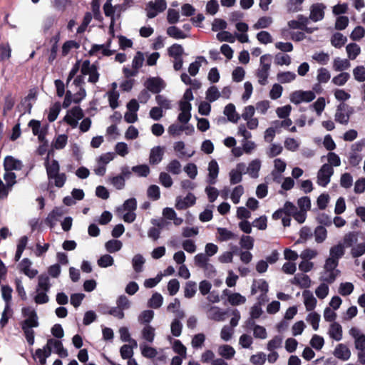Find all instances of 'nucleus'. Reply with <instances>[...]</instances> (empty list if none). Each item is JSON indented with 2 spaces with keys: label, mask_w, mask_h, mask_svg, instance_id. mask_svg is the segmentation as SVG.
I'll list each match as a JSON object with an SVG mask.
<instances>
[{
  "label": "nucleus",
  "mask_w": 365,
  "mask_h": 365,
  "mask_svg": "<svg viewBox=\"0 0 365 365\" xmlns=\"http://www.w3.org/2000/svg\"><path fill=\"white\" fill-rule=\"evenodd\" d=\"M80 68V63L76 62L69 72L67 81V92L63 102V106L68 107L71 102L73 101L76 103H79L86 96V92L84 88L85 80L82 74L77 76L73 81L72 78L76 75Z\"/></svg>",
  "instance_id": "f257e3e1"
},
{
  "label": "nucleus",
  "mask_w": 365,
  "mask_h": 365,
  "mask_svg": "<svg viewBox=\"0 0 365 365\" xmlns=\"http://www.w3.org/2000/svg\"><path fill=\"white\" fill-rule=\"evenodd\" d=\"M50 279L48 275L41 274L38 277V284L36 288L34 302L38 304H46L49 301L47 294L51 288Z\"/></svg>",
  "instance_id": "f03ea898"
},
{
  "label": "nucleus",
  "mask_w": 365,
  "mask_h": 365,
  "mask_svg": "<svg viewBox=\"0 0 365 365\" xmlns=\"http://www.w3.org/2000/svg\"><path fill=\"white\" fill-rule=\"evenodd\" d=\"M338 262L332 259H326L323 267V270L320 273L319 280L328 284H332L340 274V271L336 268Z\"/></svg>",
  "instance_id": "7ed1b4c3"
},
{
  "label": "nucleus",
  "mask_w": 365,
  "mask_h": 365,
  "mask_svg": "<svg viewBox=\"0 0 365 365\" xmlns=\"http://www.w3.org/2000/svg\"><path fill=\"white\" fill-rule=\"evenodd\" d=\"M272 58L270 54H264L260 57L259 67L256 71V76L258 83L262 86H265L268 83Z\"/></svg>",
  "instance_id": "20e7f679"
},
{
  "label": "nucleus",
  "mask_w": 365,
  "mask_h": 365,
  "mask_svg": "<svg viewBox=\"0 0 365 365\" xmlns=\"http://www.w3.org/2000/svg\"><path fill=\"white\" fill-rule=\"evenodd\" d=\"M81 73L83 78L88 77V82L95 84L98 81L100 74L96 65L91 64L88 60L83 61L81 66Z\"/></svg>",
  "instance_id": "39448f33"
},
{
  "label": "nucleus",
  "mask_w": 365,
  "mask_h": 365,
  "mask_svg": "<svg viewBox=\"0 0 365 365\" xmlns=\"http://www.w3.org/2000/svg\"><path fill=\"white\" fill-rule=\"evenodd\" d=\"M269 291L268 283L262 279L254 280L252 284L251 293L256 294L260 293L257 300L260 302H266L268 301L267 294Z\"/></svg>",
  "instance_id": "423d86ee"
},
{
  "label": "nucleus",
  "mask_w": 365,
  "mask_h": 365,
  "mask_svg": "<svg viewBox=\"0 0 365 365\" xmlns=\"http://www.w3.org/2000/svg\"><path fill=\"white\" fill-rule=\"evenodd\" d=\"M316 97V95L312 91H296L290 94V101L294 104H299L302 103H309L312 101Z\"/></svg>",
  "instance_id": "0eeeda50"
},
{
  "label": "nucleus",
  "mask_w": 365,
  "mask_h": 365,
  "mask_svg": "<svg viewBox=\"0 0 365 365\" xmlns=\"http://www.w3.org/2000/svg\"><path fill=\"white\" fill-rule=\"evenodd\" d=\"M111 42L112 40L109 39L105 44L92 45L89 51V54L91 56H97L98 58L112 56L115 51L110 49Z\"/></svg>",
  "instance_id": "6e6552de"
},
{
  "label": "nucleus",
  "mask_w": 365,
  "mask_h": 365,
  "mask_svg": "<svg viewBox=\"0 0 365 365\" xmlns=\"http://www.w3.org/2000/svg\"><path fill=\"white\" fill-rule=\"evenodd\" d=\"M22 315L25 319L21 322V327L34 328L38 326V316L34 308L31 307L22 308Z\"/></svg>",
  "instance_id": "1a4fd4ad"
},
{
  "label": "nucleus",
  "mask_w": 365,
  "mask_h": 365,
  "mask_svg": "<svg viewBox=\"0 0 365 365\" xmlns=\"http://www.w3.org/2000/svg\"><path fill=\"white\" fill-rule=\"evenodd\" d=\"M83 117L82 109L76 106L68 110L66 115L63 118V121L68 124L71 128L77 127L78 121Z\"/></svg>",
  "instance_id": "9d476101"
},
{
  "label": "nucleus",
  "mask_w": 365,
  "mask_h": 365,
  "mask_svg": "<svg viewBox=\"0 0 365 365\" xmlns=\"http://www.w3.org/2000/svg\"><path fill=\"white\" fill-rule=\"evenodd\" d=\"M333 173V168L328 164H324L317 173L318 185L322 187H326L329 183L331 176Z\"/></svg>",
  "instance_id": "9b49d317"
},
{
  "label": "nucleus",
  "mask_w": 365,
  "mask_h": 365,
  "mask_svg": "<svg viewBox=\"0 0 365 365\" xmlns=\"http://www.w3.org/2000/svg\"><path fill=\"white\" fill-rule=\"evenodd\" d=\"M167 8V2L165 0H155L150 1L146 8L147 16L148 18H154L159 13L163 12Z\"/></svg>",
  "instance_id": "f8f14e48"
},
{
  "label": "nucleus",
  "mask_w": 365,
  "mask_h": 365,
  "mask_svg": "<svg viewBox=\"0 0 365 365\" xmlns=\"http://www.w3.org/2000/svg\"><path fill=\"white\" fill-rule=\"evenodd\" d=\"M351 114V108L346 104L341 103L336 108L334 115L335 120L341 124L346 125L349 123Z\"/></svg>",
  "instance_id": "ddd939ff"
},
{
  "label": "nucleus",
  "mask_w": 365,
  "mask_h": 365,
  "mask_svg": "<svg viewBox=\"0 0 365 365\" xmlns=\"http://www.w3.org/2000/svg\"><path fill=\"white\" fill-rule=\"evenodd\" d=\"M145 88L153 93L158 94L165 87V83L158 77H151L145 82Z\"/></svg>",
  "instance_id": "4468645a"
},
{
  "label": "nucleus",
  "mask_w": 365,
  "mask_h": 365,
  "mask_svg": "<svg viewBox=\"0 0 365 365\" xmlns=\"http://www.w3.org/2000/svg\"><path fill=\"white\" fill-rule=\"evenodd\" d=\"M31 128L34 135L38 137L39 141L43 142L45 140L47 127L43 126L39 120H31L28 124Z\"/></svg>",
  "instance_id": "2eb2a0df"
},
{
  "label": "nucleus",
  "mask_w": 365,
  "mask_h": 365,
  "mask_svg": "<svg viewBox=\"0 0 365 365\" xmlns=\"http://www.w3.org/2000/svg\"><path fill=\"white\" fill-rule=\"evenodd\" d=\"M292 284L296 285L301 289H308L312 285V279L304 273H297L290 279Z\"/></svg>",
  "instance_id": "dca6fc26"
},
{
  "label": "nucleus",
  "mask_w": 365,
  "mask_h": 365,
  "mask_svg": "<svg viewBox=\"0 0 365 365\" xmlns=\"http://www.w3.org/2000/svg\"><path fill=\"white\" fill-rule=\"evenodd\" d=\"M350 336L354 339V346L356 350L365 347V334L357 327H352L349 330Z\"/></svg>",
  "instance_id": "f3484780"
},
{
  "label": "nucleus",
  "mask_w": 365,
  "mask_h": 365,
  "mask_svg": "<svg viewBox=\"0 0 365 365\" xmlns=\"http://www.w3.org/2000/svg\"><path fill=\"white\" fill-rule=\"evenodd\" d=\"M326 8V6L322 3L314 4L310 8L309 18L315 22L322 20L324 17Z\"/></svg>",
  "instance_id": "a211bd4d"
},
{
  "label": "nucleus",
  "mask_w": 365,
  "mask_h": 365,
  "mask_svg": "<svg viewBox=\"0 0 365 365\" xmlns=\"http://www.w3.org/2000/svg\"><path fill=\"white\" fill-rule=\"evenodd\" d=\"M196 201V198L192 193H188L186 197H178L175 202V207L179 210H185L192 206Z\"/></svg>",
  "instance_id": "6ab92c4d"
},
{
  "label": "nucleus",
  "mask_w": 365,
  "mask_h": 365,
  "mask_svg": "<svg viewBox=\"0 0 365 365\" xmlns=\"http://www.w3.org/2000/svg\"><path fill=\"white\" fill-rule=\"evenodd\" d=\"M242 173H245V164L243 163H238L235 169L230 172V182L231 184H237L242 181Z\"/></svg>",
  "instance_id": "aec40b11"
},
{
  "label": "nucleus",
  "mask_w": 365,
  "mask_h": 365,
  "mask_svg": "<svg viewBox=\"0 0 365 365\" xmlns=\"http://www.w3.org/2000/svg\"><path fill=\"white\" fill-rule=\"evenodd\" d=\"M207 317L208 319L217 321L222 322L226 318L227 312L218 307L212 306L207 310Z\"/></svg>",
  "instance_id": "412c9836"
},
{
  "label": "nucleus",
  "mask_w": 365,
  "mask_h": 365,
  "mask_svg": "<svg viewBox=\"0 0 365 365\" xmlns=\"http://www.w3.org/2000/svg\"><path fill=\"white\" fill-rule=\"evenodd\" d=\"M219 170L220 168L217 162L215 160H212L209 163L207 167L208 175L207 177V182L209 184L213 185L216 183Z\"/></svg>",
  "instance_id": "4be33fe9"
},
{
  "label": "nucleus",
  "mask_w": 365,
  "mask_h": 365,
  "mask_svg": "<svg viewBox=\"0 0 365 365\" xmlns=\"http://www.w3.org/2000/svg\"><path fill=\"white\" fill-rule=\"evenodd\" d=\"M180 113L178 115V119L180 123H187L191 118V103H180Z\"/></svg>",
  "instance_id": "5701e85b"
},
{
  "label": "nucleus",
  "mask_w": 365,
  "mask_h": 365,
  "mask_svg": "<svg viewBox=\"0 0 365 365\" xmlns=\"http://www.w3.org/2000/svg\"><path fill=\"white\" fill-rule=\"evenodd\" d=\"M64 210L61 207H56L51 212L46 219V223L51 227L53 228L60 220V218L64 215Z\"/></svg>",
  "instance_id": "b1692460"
},
{
  "label": "nucleus",
  "mask_w": 365,
  "mask_h": 365,
  "mask_svg": "<svg viewBox=\"0 0 365 365\" xmlns=\"http://www.w3.org/2000/svg\"><path fill=\"white\" fill-rule=\"evenodd\" d=\"M261 166V160L259 159H254L249 163L247 167L245 166V173H247L252 178H257Z\"/></svg>",
  "instance_id": "393cba45"
},
{
  "label": "nucleus",
  "mask_w": 365,
  "mask_h": 365,
  "mask_svg": "<svg viewBox=\"0 0 365 365\" xmlns=\"http://www.w3.org/2000/svg\"><path fill=\"white\" fill-rule=\"evenodd\" d=\"M334 355L340 360L347 361L351 356V351L346 345L339 344L334 349Z\"/></svg>",
  "instance_id": "a878e982"
},
{
  "label": "nucleus",
  "mask_w": 365,
  "mask_h": 365,
  "mask_svg": "<svg viewBox=\"0 0 365 365\" xmlns=\"http://www.w3.org/2000/svg\"><path fill=\"white\" fill-rule=\"evenodd\" d=\"M165 149L161 146L153 147L150 150L149 161L150 164H158L163 159Z\"/></svg>",
  "instance_id": "bb28decb"
},
{
  "label": "nucleus",
  "mask_w": 365,
  "mask_h": 365,
  "mask_svg": "<svg viewBox=\"0 0 365 365\" xmlns=\"http://www.w3.org/2000/svg\"><path fill=\"white\" fill-rule=\"evenodd\" d=\"M31 261L28 258L23 259L19 264L21 271L29 278H34L38 274L36 269L31 268Z\"/></svg>",
  "instance_id": "cd10ccee"
},
{
  "label": "nucleus",
  "mask_w": 365,
  "mask_h": 365,
  "mask_svg": "<svg viewBox=\"0 0 365 365\" xmlns=\"http://www.w3.org/2000/svg\"><path fill=\"white\" fill-rule=\"evenodd\" d=\"M302 297L306 309L307 311H312L314 309L317 301L313 293L311 291L306 289L302 292Z\"/></svg>",
  "instance_id": "c85d7f7f"
},
{
  "label": "nucleus",
  "mask_w": 365,
  "mask_h": 365,
  "mask_svg": "<svg viewBox=\"0 0 365 365\" xmlns=\"http://www.w3.org/2000/svg\"><path fill=\"white\" fill-rule=\"evenodd\" d=\"M4 167L5 170H19L22 168V163L12 156H6L4 161Z\"/></svg>",
  "instance_id": "c756f323"
},
{
  "label": "nucleus",
  "mask_w": 365,
  "mask_h": 365,
  "mask_svg": "<svg viewBox=\"0 0 365 365\" xmlns=\"http://www.w3.org/2000/svg\"><path fill=\"white\" fill-rule=\"evenodd\" d=\"M162 214L165 219L173 220L175 226H180L183 222V219L178 217L176 212L171 207L164 208Z\"/></svg>",
  "instance_id": "7c9ffc66"
},
{
  "label": "nucleus",
  "mask_w": 365,
  "mask_h": 365,
  "mask_svg": "<svg viewBox=\"0 0 365 365\" xmlns=\"http://www.w3.org/2000/svg\"><path fill=\"white\" fill-rule=\"evenodd\" d=\"M35 94L33 93H30L28 96L22 101L21 105L19 106L20 110L23 114L25 113H31V110L32 108L33 103L35 101Z\"/></svg>",
  "instance_id": "2f4dec72"
},
{
  "label": "nucleus",
  "mask_w": 365,
  "mask_h": 365,
  "mask_svg": "<svg viewBox=\"0 0 365 365\" xmlns=\"http://www.w3.org/2000/svg\"><path fill=\"white\" fill-rule=\"evenodd\" d=\"M344 254V246L341 244H338L330 248L329 257L327 259H332L335 262L339 263V259Z\"/></svg>",
  "instance_id": "473e14b6"
},
{
  "label": "nucleus",
  "mask_w": 365,
  "mask_h": 365,
  "mask_svg": "<svg viewBox=\"0 0 365 365\" xmlns=\"http://www.w3.org/2000/svg\"><path fill=\"white\" fill-rule=\"evenodd\" d=\"M328 334L330 338L335 341H340L342 339V327L337 322H333L330 324L328 331Z\"/></svg>",
  "instance_id": "72a5a7b5"
},
{
  "label": "nucleus",
  "mask_w": 365,
  "mask_h": 365,
  "mask_svg": "<svg viewBox=\"0 0 365 365\" xmlns=\"http://www.w3.org/2000/svg\"><path fill=\"white\" fill-rule=\"evenodd\" d=\"M45 167L46 169L47 175L48 178L53 175L59 173V164L58 162L56 160H49V154L47 155L46 161H45Z\"/></svg>",
  "instance_id": "f704fd0d"
},
{
  "label": "nucleus",
  "mask_w": 365,
  "mask_h": 365,
  "mask_svg": "<svg viewBox=\"0 0 365 365\" xmlns=\"http://www.w3.org/2000/svg\"><path fill=\"white\" fill-rule=\"evenodd\" d=\"M117 9V6L113 7L111 4V0H107L103 6L104 14L106 16L111 18V22L109 26V31L111 34H113L114 26V13Z\"/></svg>",
  "instance_id": "c9c22d12"
},
{
  "label": "nucleus",
  "mask_w": 365,
  "mask_h": 365,
  "mask_svg": "<svg viewBox=\"0 0 365 365\" xmlns=\"http://www.w3.org/2000/svg\"><path fill=\"white\" fill-rule=\"evenodd\" d=\"M297 78V74L292 71H280L277 74V80L280 83H289Z\"/></svg>",
  "instance_id": "e433bc0d"
},
{
  "label": "nucleus",
  "mask_w": 365,
  "mask_h": 365,
  "mask_svg": "<svg viewBox=\"0 0 365 365\" xmlns=\"http://www.w3.org/2000/svg\"><path fill=\"white\" fill-rule=\"evenodd\" d=\"M223 113L227 117L228 120L232 123H237L240 118L236 112L235 106L232 103L227 105Z\"/></svg>",
  "instance_id": "4c0bfd02"
},
{
  "label": "nucleus",
  "mask_w": 365,
  "mask_h": 365,
  "mask_svg": "<svg viewBox=\"0 0 365 365\" xmlns=\"http://www.w3.org/2000/svg\"><path fill=\"white\" fill-rule=\"evenodd\" d=\"M351 63L348 59L336 57L333 61V69L335 71L342 72L350 68Z\"/></svg>",
  "instance_id": "58836bf2"
},
{
  "label": "nucleus",
  "mask_w": 365,
  "mask_h": 365,
  "mask_svg": "<svg viewBox=\"0 0 365 365\" xmlns=\"http://www.w3.org/2000/svg\"><path fill=\"white\" fill-rule=\"evenodd\" d=\"M51 346L53 350L61 357H66L68 356V351L63 348L61 341L50 339H48V346Z\"/></svg>",
  "instance_id": "ea45409f"
},
{
  "label": "nucleus",
  "mask_w": 365,
  "mask_h": 365,
  "mask_svg": "<svg viewBox=\"0 0 365 365\" xmlns=\"http://www.w3.org/2000/svg\"><path fill=\"white\" fill-rule=\"evenodd\" d=\"M155 102L159 108H161L163 110L172 109L173 103L170 99L164 95L158 94L155 96Z\"/></svg>",
  "instance_id": "a19ab883"
},
{
  "label": "nucleus",
  "mask_w": 365,
  "mask_h": 365,
  "mask_svg": "<svg viewBox=\"0 0 365 365\" xmlns=\"http://www.w3.org/2000/svg\"><path fill=\"white\" fill-rule=\"evenodd\" d=\"M195 263L197 266L207 269L210 267L212 268V266L209 264V257L204 253H199L194 257Z\"/></svg>",
  "instance_id": "79ce46f5"
},
{
  "label": "nucleus",
  "mask_w": 365,
  "mask_h": 365,
  "mask_svg": "<svg viewBox=\"0 0 365 365\" xmlns=\"http://www.w3.org/2000/svg\"><path fill=\"white\" fill-rule=\"evenodd\" d=\"M155 329L150 325H145L141 331L142 338L149 343H153L155 336Z\"/></svg>",
  "instance_id": "37998d69"
},
{
  "label": "nucleus",
  "mask_w": 365,
  "mask_h": 365,
  "mask_svg": "<svg viewBox=\"0 0 365 365\" xmlns=\"http://www.w3.org/2000/svg\"><path fill=\"white\" fill-rule=\"evenodd\" d=\"M68 142V136L65 134H60L55 137L52 141V147L56 150L64 148Z\"/></svg>",
  "instance_id": "c03bdc74"
},
{
  "label": "nucleus",
  "mask_w": 365,
  "mask_h": 365,
  "mask_svg": "<svg viewBox=\"0 0 365 365\" xmlns=\"http://www.w3.org/2000/svg\"><path fill=\"white\" fill-rule=\"evenodd\" d=\"M347 56L350 60H354L361 53V48L355 43H349L346 46Z\"/></svg>",
  "instance_id": "a18cd8bd"
},
{
  "label": "nucleus",
  "mask_w": 365,
  "mask_h": 365,
  "mask_svg": "<svg viewBox=\"0 0 365 365\" xmlns=\"http://www.w3.org/2000/svg\"><path fill=\"white\" fill-rule=\"evenodd\" d=\"M163 302V297L161 294L155 292L148 302V306L150 308L158 309Z\"/></svg>",
  "instance_id": "49530a36"
},
{
  "label": "nucleus",
  "mask_w": 365,
  "mask_h": 365,
  "mask_svg": "<svg viewBox=\"0 0 365 365\" xmlns=\"http://www.w3.org/2000/svg\"><path fill=\"white\" fill-rule=\"evenodd\" d=\"M140 349L142 355L146 358L152 359L155 357L158 354L156 349L148 346L145 343L140 344Z\"/></svg>",
  "instance_id": "de8ad7c7"
},
{
  "label": "nucleus",
  "mask_w": 365,
  "mask_h": 365,
  "mask_svg": "<svg viewBox=\"0 0 365 365\" xmlns=\"http://www.w3.org/2000/svg\"><path fill=\"white\" fill-rule=\"evenodd\" d=\"M167 34L169 36L175 39H184L188 37V35L181 31L179 28L173 26L167 29Z\"/></svg>",
  "instance_id": "09e8293b"
},
{
  "label": "nucleus",
  "mask_w": 365,
  "mask_h": 365,
  "mask_svg": "<svg viewBox=\"0 0 365 365\" xmlns=\"http://www.w3.org/2000/svg\"><path fill=\"white\" fill-rule=\"evenodd\" d=\"M347 41V38L341 33H335L331 38V45L337 48H341Z\"/></svg>",
  "instance_id": "8fccbe9b"
},
{
  "label": "nucleus",
  "mask_w": 365,
  "mask_h": 365,
  "mask_svg": "<svg viewBox=\"0 0 365 365\" xmlns=\"http://www.w3.org/2000/svg\"><path fill=\"white\" fill-rule=\"evenodd\" d=\"M218 354L222 357H224L227 359H230L234 356L235 351L231 346L225 344L220 346L218 348Z\"/></svg>",
  "instance_id": "3c124183"
},
{
  "label": "nucleus",
  "mask_w": 365,
  "mask_h": 365,
  "mask_svg": "<svg viewBox=\"0 0 365 365\" xmlns=\"http://www.w3.org/2000/svg\"><path fill=\"white\" fill-rule=\"evenodd\" d=\"M206 63L207 61L203 56H198L195 61L191 63L188 68V72L192 76H195L199 71L200 67L201 66V63Z\"/></svg>",
  "instance_id": "603ef678"
},
{
  "label": "nucleus",
  "mask_w": 365,
  "mask_h": 365,
  "mask_svg": "<svg viewBox=\"0 0 365 365\" xmlns=\"http://www.w3.org/2000/svg\"><path fill=\"white\" fill-rule=\"evenodd\" d=\"M218 239L220 241H228L236 238V235L226 228H217Z\"/></svg>",
  "instance_id": "864d4df0"
},
{
  "label": "nucleus",
  "mask_w": 365,
  "mask_h": 365,
  "mask_svg": "<svg viewBox=\"0 0 365 365\" xmlns=\"http://www.w3.org/2000/svg\"><path fill=\"white\" fill-rule=\"evenodd\" d=\"M307 19L299 15L297 20H291L288 22V26L293 29H303L306 26Z\"/></svg>",
  "instance_id": "5fc2aeb1"
},
{
  "label": "nucleus",
  "mask_w": 365,
  "mask_h": 365,
  "mask_svg": "<svg viewBox=\"0 0 365 365\" xmlns=\"http://www.w3.org/2000/svg\"><path fill=\"white\" fill-rule=\"evenodd\" d=\"M273 22V19L270 16L260 17L257 21L253 25V28L256 30L260 29L268 28Z\"/></svg>",
  "instance_id": "6e6d98bb"
},
{
  "label": "nucleus",
  "mask_w": 365,
  "mask_h": 365,
  "mask_svg": "<svg viewBox=\"0 0 365 365\" xmlns=\"http://www.w3.org/2000/svg\"><path fill=\"white\" fill-rule=\"evenodd\" d=\"M274 170L272 171V175H273L274 180H276L277 173H278L279 174H282V173H284L286 169L287 164L284 160L280 158H276L274 160Z\"/></svg>",
  "instance_id": "4d7b16f0"
},
{
  "label": "nucleus",
  "mask_w": 365,
  "mask_h": 365,
  "mask_svg": "<svg viewBox=\"0 0 365 365\" xmlns=\"http://www.w3.org/2000/svg\"><path fill=\"white\" fill-rule=\"evenodd\" d=\"M314 235L317 243H322L327 237V230L323 226H318L314 230Z\"/></svg>",
  "instance_id": "13d9d810"
},
{
  "label": "nucleus",
  "mask_w": 365,
  "mask_h": 365,
  "mask_svg": "<svg viewBox=\"0 0 365 365\" xmlns=\"http://www.w3.org/2000/svg\"><path fill=\"white\" fill-rule=\"evenodd\" d=\"M329 287L328 283L323 282H322V283L315 289V294L320 299L326 298L329 294Z\"/></svg>",
  "instance_id": "bf43d9fd"
},
{
  "label": "nucleus",
  "mask_w": 365,
  "mask_h": 365,
  "mask_svg": "<svg viewBox=\"0 0 365 365\" xmlns=\"http://www.w3.org/2000/svg\"><path fill=\"white\" fill-rule=\"evenodd\" d=\"M354 287L351 282H341L338 288V292L342 296L350 295L354 291Z\"/></svg>",
  "instance_id": "052dcab7"
},
{
  "label": "nucleus",
  "mask_w": 365,
  "mask_h": 365,
  "mask_svg": "<svg viewBox=\"0 0 365 365\" xmlns=\"http://www.w3.org/2000/svg\"><path fill=\"white\" fill-rule=\"evenodd\" d=\"M197 292V284L192 281L186 282L184 289V296L186 298H192L195 296Z\"/></svg>",
  "instance_id": "680f3d73"
},
{
  "label": "nucleus",
  "mask_w": 365,
  "mask_h": 365,
  "mask_svg": "<svg viewBox=\"0 0 365 365\" xmlns=\"http://www.w3.org/2000/svg\"><path fill=\"white\" fill-rule=\"evenodd\" d=\"M122 242L117 240H110L108 241L105 245L106 250L110 253L119 251L122 248Z\"/></svg>",
  "instance_id": "e2e57ef3"
},
{
  "label": "nucleus",
  "mask_w": 365,
  "mask_h": 365,
  "mask_svg": "<svg viewBox=\"0 0 365 365\" xmlns=\"http://www.w3.org/2000/svg\"><path fill=\"white\" fill-rule=\"evenodd\" d=\"M244 187L242 185H237L235 187L231 192L230 199L234 204H238L240 201V197L244 194Z\"/></svg>",
  "instance_id": "0e129e2a"
},
{
  "label": "nucleus",
  "mask_w": 365,
  "mask_h": 365,
  "mask_svg": "<svg viewBox=\"0 0 365 365\" xmlns=\"http://www.w3.org/2000/svg\"><path fill=\"white\" fill-rule=\"evenodd\" d=\"M350 75L349 73L341 72L339 74L332 78L331 82L336 86H342L348 81Z\"/></svg>",
  "instance_id": "69168bd1"
},
{
  "label": "nucleus",
  "mask_w": 365,
  "mask_h": 365,
  "mask_svg": "<svg viewBox=\"0 0 365 365\" xmlns=\"http://www.w3.org/2000/svg\"><path fill=\"white\" fill-rule=\"evenodd\" d=\"M109 105L111 108L115 109L118 107L119 93L117 91H109L106 93Z\"/></svg>",
  "instance_id": "338daca9"
},
{
  "label": "nucleus",
  "mask_w": 365,
  "mask_h": 365,
  "mask_svg": "<svg viewBox=\"0 0 365 365\" xmlns=\"http://www.w3.org/2000/svg\"><path fill=\"white\" fill-rule=\"evenodd\" d=\"M184 52L182 46L180 44L175 43L168 48V54L173 58H182Z\"/></svg>",
  "instance_id": "774afa93"
}]
</instances>
